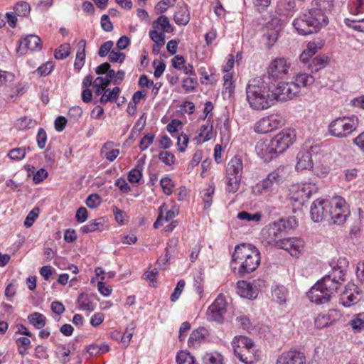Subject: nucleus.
Wrapping results in <instances>:
<instances>
[{"instance_id": "774afa93", "label": "nucleus", "mask_w": 364, "mask_h": 364, "mask_svg": "<svg viewBox=\"0 0 364 364\" xmlns=\"http://www.w3.org/2000/svg\"><path fill=\"white\" fill-rule=\"evenodd\" d=\"M36 141L39 149H43L46 146L47 141V134L43 128H40L36 136Z\"/></svg>"}, {"instance_id": "0eeeda50", "label": "nucleus", "mask_w": 364, "mask_h": 364, "mask_svg": "<svg viewBox=\"0 0 364 364\" xmlns=\"http://www.w3.org/2000/svg\"><path fill=\"white\" fill-rule=\"evenodd\" d=\"M234 355L245 364H254L257 359L253 353L254 343L245 336H235L232 341Z\"/></svg>"}, {"instance_id": "20e7f679", "label": "nucleus", "mask_w": 364, "mask_h": 364, "mask_svg": "<svg viewBox=\"0 0 364 364\" xmlns=\"http://www.w3.org/2000/svg\"><path fill=\"white\" fill-rule=\"evenodd\" d=\"M358 124V117L355 114L337 117L329 123L328 132L338 139L347 138L356 130Z\"/></svg>"}, {"instance_id": "de8ad7c7", "label": "nucleus", "mask_w": 364, "mask_h": 364, "mask_svg": "<svg viewBox=\"0 0 364 364\" xmlns=\"http://www.w3.org/2000/svg\"><path fill=\"white\" fill-rule=\"evenodd\" d=\"M16 15L18 16H26L31 11L29 4L26 1H20L15 4L14 7Z\"/></svg>"}, {"instance_id": "79ce46f5", "label": "nucleus", "mask_w": 364, "mask_h": 364, "mask_svg": "<svg viewBox=\"0 0 364 364\" xmlns=\"http://www.w3.org/2000/svg\"><path fill=\"white\" fill-rule=\"evenodd\" d=\"M103 225V219L97 218L89 222L87 225H85L80 228V232L85 234L92 232L97 230L100 227Z\"/></svg>"}, {"instance_id": "393cba45", "label": "nucleus", "mask_w": 364, "mask_h": 364, "mask_svg": "<svg viewBox=\"0 0 364 364\" xmlns=\"http://www.w3.org/2000/svg\"><path fill=\"white\" fill-rule=\"evenodd\" d=\"M324 43L321 41H311L306 45V48L303 50L299 56L301 63L306 64L311 62V58L321 50Z\"/></svg>"}, {"instance_id": "6e6d98bb", "label": "nucleus", "mask_w": 364, "mask_h": 364, "mask_svg": "<svg viewBox=\"0 0 364 364\" xmlns=\"http://www.w3.org/2000/svg\"><path fill=\"white\" fill-rule=\"evenodd\" d=\"M142 177V168L137 166L128 173V180L130 183H139Z\"/></svg>"}, {"instance_id": "338daca9", "label": "nucleus", "mask_w": 364, "mask_h": 364, "mask_svg": "<svg viewBox=\"0 0 364 364\" xmlns=\"http://www.w3.org/2000/svg\"><path fill=\"white\" fill-rule=\"evenodd\" d=\"M39 211L38 208H34L29 212L24 220V225L26 227L29 228L32 226L36 219L38 217Z\"/></svg>"}, {"instance_id": "c03bdc74", "label": "nucleus", "mask_w": 364, "mask_h": 364, "mask_svg": "<svg viewBox=\"0 0 364 364\" xmlns=\"http://www.w3.org/2000/svg\"><path fill=\"white\" fill-rule=\"evenodd\" d=\"M177 364H197L194 357L186 350H181L176 355Z\"/></svg>"}, {"instance_id": "39448f33", "label": "nucleus", "mask_w": 364, "mask_h": 364, "mask_svg": "<svg viewBox=\"0 0 364 364\" xmlns=\"http://www.w3.org/2000/svg\"><path fill=\"white\" fill-rule=\"evenodd\" d=\"M243 173V163L240 157L235 156L228 163L225 168L226 191L236 193L240 186Z\"/></svg>"}, {"instance_id": "69168bd1", "label": "nucleus", "mask_w": 364, "mask_h": 364, "mask_svg": "<svg viewBox=\"0 0 364 364\" xmlns=\"http://www.w3.org/2000/svg\"><path fill=\"white\" fill-rule=\"evenodd\" d=\"M26 156V149L24 148H16L11 150L8 156L15 161H20L23 159Z\"/></svg>"}, {"instance_id": "72a5a7b5", "label": "nucleus", "mask_w": 364, "mask_h": 364, "mask_svg": "<svg viewBox=\"0 0 364 364\" xmlns=\"http://www.w3.org/2000/svg\"><path fill=\"white\" fill-rule=\"evenodd\" d=\"M27 319L29 323L36 329H41L44 328L47 322L46 317L43 314L38 312H34L29 314Z\"/></svg>"}, {"instance_id": "864d4df0", "label": "nucleus", "mask_w": 364, "mask_h": 364, "mask_svg": "<svg viewBox=\"0 0 364 364\" xmlns=\"http://www.w3.org/2000/svg\"><path fill=\"white\" fill-rule=\"evenodd\" d=\"M159 159L166 166H173L176 163L175 156L167 151H161L159 154Z\"/></svg>"}, {"instance_id": "4d7b16f0", "label": "nucleus", "mask_w": 364, "mask_h": 364, "mask_svg": "<svg viewBox=\"0 0 364 364\" xmlns=\"http://www.w3.org/2000/svg\"><path fill=\"white\" fill-rule=\"evenodd\" d=\"M54 64L53 62H47L39 66L34 73H37L41 76H46L49 75L53 70Z\"/></svg>"}, {"instance_id": "e433bc0d", "label": "nucleus", "mask_w": 364, "mask_h": 364, "mask_svg": "<svg viewBox=\"0 0 364 364\" xmlns=\"http://www.w3.org/2000/svg\"><path fill=\"white\" fill-rule=\"evenodd\" d=\"M272 297L279 304L286 302L288 291L284 286L275 285L272 289Z\"/></svg>"}, {"instance_id": "7c9ffc66", "label": "nucleus", "mask_w": 364, "mask_h": 364, "mask_svg": "<svg viewBox=\"0 0 364 364\" xmlns=\"http://www.w3.org/2000/svg\"><path fill=\"white\" fill-rule=\"evenodd\" d=\"M85 47L86 41L81 40L77 44V51L74 63V67L78 71L84 66L85 62Z\"/></svg>"}, {"instance_id": "0e129e2a", "label": "nucleus", "mask_w": 364, "mask_h": 364, "mask_svg": "<svg viewBox=\"0 0 364 364\" xmlns=\"http://www.w3.org/2000/svg\"><path fill=\"white\" fill-rule=\"evenodd\" d=\"M185 284V281L183 279H180L177 282L176 287H175L173 292L171 294L170 297L171 301L175 302L178 299L184 289Z\"/></svg>"}, {"instance_id": "bf43d9fd", "label": "nucleus", "mask_w": 364, "mask_h": 364, "mask_svg": "<svg viewBox=\"0 0 364 364\" xmlns=\"http://www.w3.org/2000/svg\"><path fill=\"white\" fill-rule=\"evenodd\" d=\"M154 134L152 133L146 134L141 140L139 144L141 151L146 150L149 146L153 143L154 139Z\"/></svg>"}, {"instance_id": "37998d69", "label": "nucleus", "mask_w": 364, "mask_h": 364, "mask_svg": "<svg viewBox=\"0 0 364 364\" xmlns=\"http://www.w3.org/2000/svg\"><path fill=\"white\" fill-rule=\"evenodd\" d=\"M223 95L224 96L228 95V97H230L235 90V85L233 84L232 75L230 73L225 74L223 77Z\"/></svg>"}, {"instance_id": "680f3d73", "label": "nucleus", "mask_w": 364, "mask_h": 364, "mask_svg": "<svg viewBox=\"0 0 364 364\" xmlns=\"http://www.w3.org/2000/svg\"><path fill=\"white\" fill-rule=\"evenodd\" d=\"M36 124V122L28 117H23L18 119L16 126L19 129H26L33 127Z\"/></svg>"}, {"instance_id": "f8f14e48", "label": "nucleus", "mask_w": 364, "mask_h": 364, "mask_svg": "<svg viewBox=\"0 0 364 364\" xmlns=\"http://www.w3.org/2000/svg\"><path fill=\"white\" fill-rule=\"evenodd\" d=\"M295 139V130L284 129L275 135L271 141H272L277 153L281 154L294 144Z\"/></svg>"}, {"instance_id": "8fccbe9b", "label": "nucleus", "mask_w": 364, "mask_h": 364, "mask_svg": "<svg viewBox=\"0 0 364 364\" xmlns=\"http://www.w3.org/2000/svg\"><path fill=\"white\" fill-rule=\"evenodd\" d=\"M349 9L352 14L358 15L364 11V0H350Z\"/></svg>"}, {"instance_id": "603ef678", "label": "nucleus", "mask_w": 364, "mask_h": 364, "mask_svg": "<svg viewBox=\"0 0 364 364\" xmlns=\"http://www.w3.org/2000/svg\"><path fill=\"white\" fill-rule=\"evenodd\" d=\"M215 192L214 186H209L206 189L204 190L203 200L204 202V208L205 209L210 207L213 202V196Z\"/></svg>"}, {"instance_id": "412c9836", "label": "nucleus", "mask_w": 364, "mask_h": 364, "mask_svg": "<svg viewBox=\"0 0 364 364\" xmlns=\"http://www.w3.org/2000/svg\"><path fill=\"white\" fill-rule=\"evenodd\" d=\"M328 201V200L317 199L312 203L310 213L313 221L318 223L328 217V207L326 206Z\"/></svg>"}, {"instance_id": "4be33fe9", "label": "nucleus", "mask_w": 364, "mask_h": 364, "mask_svg": "<svg viewBox=\"0 0 364 364\" xmlns=\"http://www.w3.org/2000/svg\"><path fill=\"white\" fill-rule=\"evenodd\" d=\"M41 49V38L36 35L27 36L20 43L16 51L19 55H23L27 50L38 51Z\"/></svg>"}, {"instance_id": "aec40b11", "label": "nucleus", "mask_w": 364, "mask_h": 364, "mask_svg": "<svg viewBox=\"0 0 364 364\" xmlns=\"http://www.w3.org/2000/svg\"><path fill=\"white\" fill-rule=\"evenodd\" d=\"M306 356L296 350H289L279 355L276 364H306Z\"/></svg>"}, {"instance_id": "c85d7f7f", "label": "nucleus", "mask_w": 364, "mask_h": 364, "mask_svg": "<svg viewBox=\"0 0 364 364\" xmlns=\"http://www.w3.org/2000/svg\"><path fill=\"white\" fill-rule=\"evenodd\" d=\"M314 81L315 78L312 75L299 73L294 77L293 84L299 90V87H305L311 85Z\"/></svg>"}, {"instance_id": "dca6fc26", "label": "nucleus", "mask_w": 364, "mask_h": 364, "mask_svg": "<svg viewBox=\"0 0 364 364\" xmlns=\"http://www.w3.org/2000/svg\"><path fill=\"white\" fill-rule=\"evenodd\" d=\"M360 299L361 291L359 287L355 284L349 282L341 292L339 301L343 306L350 307L358 303Z\"/></svg>"}, {"instance_id": "a18cd8bd", "label": "nucleus", "mask_w": 364, "mask_h": 364, "mask_svg": "<svg viewBox=\"0 0 364 364\" xmlns=\"http://www.w3.org/2000/svg\"><path fill=\"white\" fill-rule=\"evenodd\" d=\"M175 23H188L190 21V14L186 7H181L174 14Z\"/></svg>"}, {"instance_id": "09e8293b", "label": "nucleus", "mask_w": 364, "mask_h": 364, "mask_svg": "<svg viewBox=\"0 0 364 364\" xmlns=\"http://www.w3.org/2000/svg\"><path fill=\"white\" fill-rule=\"evenodd\" d=\"M70 45L69 43H64L55 50L54 55L58 60H63L70 54Z\"/></svg>"}, {"instance_id": "f257e3e1", "label": "nucleus", "mask_w": 364, "mask_h": 364, "mask_svg": "<svg viewBox=\"0 0 364 364\" xmlns=\"http://www.w3.org/2000/svg\"><path fill=\"white\" fill-rule=\"evenodd\" d=\"M331 272L318 281L308 293L310 301L316 304H322L330 301L345 280L348 262L345 257H340L331 262Z\"/></svg>"}, {"instance_id": "4c0bfd02", "label": "nucleus", "mask_w": 364, "mask_h": 364, "mask_svg": "<svg viewBox=\"0 0 364 364\" xmlns=\"http://www.w3.org/2000/svg\"><path fill=\"white\" fill-rule=\"evenodd\" d=\"M77 304L82 311H92L95 309V305L90 300L89 296L85 293H81L77 298Z\"/></svg>"}, {"instance_id": "c9c22d12", "label": "nucleus", "mask_w": 364, "mask_h": 364, "mask_svg": "<svg viewBox=\"0 0 364 364\" xmlns=\"http://www.w3.org/2000/svg\"><path fill=\"white\" fill-rule=\"evenodd\" d=\"M328 63V58L325 55H318L313 58L309 64L311 71H318L325 68Z\"/></svg>"}, {"instance_id": "6ab92c4d", "label": "nucleus", "mask_w": 364, "mask_h": 364, "mask_svg": "<svg viewBox=\"0 0 364 364\" xmlns=\"http://www.w3.org/2000/svg\"><path fill=\"white\" fill-rule=\"evenodd\" d=\"M278 248L287 251L291 256L298 257L304 251V242L298 237L284 238Z\"/></svg>"}, {"instance_id": "e2e57ef3", "label": "nucleus", "mask_w": 364, "mask_h": 364, "mask_svg": "<svg viewBox=\"0 0 364 364\" xmlns=\"http://www.w3.org/2000/svg\"><path fill=\"white\" fill-rule=\"evenodd\" d=\"M107 86L108 85L103 82L102 77H97L93 81V87L96 95H100L102 92L104 93Z\"/></svg>"}, {"instance_id": "a211bd4d", "label": "nucleus", "mask_w": 364, "mask_h": 364, "mask_svg": "<svg viewBox=\"0 0 364 364\" xmlns=\"http://www.w3.org/2000/svg\"><path fill=\"white\" fill-rule=\"evenodd\" d=\"M255 151L257 156L265 162L271 161L279 155L271 140L257 141L255 146Z\"/></svg>"}, {"instance_id": "f3484780", "label": "nucleus", "mask_w": 364, "mask_h": 364, "mask_svg": "<svg viewBox=\"0 0 364 364\" xmlns=\"http://www.w3.org/2000/svg\"><path fill=\"white\" fill-rule=\"evenodd\" d=\"M317 191L318 187L315 183L307 182L298 184L291 198L295 201L303 203L309 200L311 196L316 193Z\"/></svg>"}, {"instance_id": "9d476101", "label": "nucleus", "mask_w": 364, "mask_h": 364, "mask_svg": "<svg viewBox=\"0 0 364 364\" xmlns=\"http://www.w3.org/2000/svg\"><path fill=\"white\" fill-rule=\"evenodd\" d=\"M284 125L282 116L273 113L259 119L254 126V130L258 134H267L282 127Z\"/></svg>"}, {"instance_id": "3c124183", "label": "nucleus", "mask_w": 364, "mask_h": 364, "mask_svg": "<svg viewBox=\"0 0 364 364\" xmlns=\"http://www.w3.org/2000/svg\"><path fill=\"white\" fill-rule=\"evenodd\" d=\"M176 0H161L155 6L154 11L156 14L164 13L169 7L173 6Z\"/></svg>"}, {"instance_id": "ea45409f", "label": "nucleus", "mask_w": 364, "mask_h": 364, "mask_svg": "<svg viewBox=\"0 0 364 364\" xmlns=\"http://www.w3.org/2000/svg\"><path fill=\"white\" fill-rule=\"evenodd\" d=\"M237 218L248 223L255 222L258 223L261 220L262 213L259 212L250 213L246 211H241L237 213Z\"/></svg>"}, {"instance_id": "473e14b6", "label": "nucleus", "mask_w": 364, "mask_h": 364, "mask_svg": "<svg viewBox=\"0 0 364 364\" xmlns=\"http://www.w3.org/2000/svg\"><path fill=\"white\" fill-rule=\"evenodd\" d=\"M322 24H292L293 28L302 36L317 33Z\"/></svg>"}, {"instance_id": "9b49d317", "label": "nucleus", "mask_w": 364, "mask_h": 364, "mask_svg": "<svg viewBox=\"0 0 364 364\" xmlns=\"http://www.w3.org/2000/svg\"><path fill=\"white\" fill-rule=\"evenodd\" d=\"M227 301L223 294H220L207 310V319L221 323L227 312Z\"/></svg>"}, {"instance_id": "13d9d810", "label": "nucleus", "mask_w": 364, "mask_h": 364, "mask_svg": "<svg viewBox=\"0 0 364 364\" xmlns=\"http://www.w3.org/2000/svg\"><path fill=\"white\" fill-rule=\"evenodd\" d=\"M219 129L221 142L223 144H228L230 136L228 120H225Z\"/></svg>"}, {"instance_id": "b1692460", "label": "nucleus", "mask_w": 364, "mask_h": 364, "mask_svg": "<svg viewBox=\"0 0 364 364\" xmlns=\"http://www.w3.org/2000/svg\"><path fill=\"white\" fill-rule=\"evenodd\" d=\"M237 293L241 297L255 299L258 295V289L253 284L245 281H239L237 283Z\"/></svg>"}, {"instance_id": "cd10ccee", "label": "nucleus", "mask_w": 364, "mask_h": 364, "mask_svg": "<svg viewBox=\"0 0 364 364\" xmlns=\"http://www.w3.org/2000/svg\"><path fill=\"white\" fill-rule=\"evenodd\" d=\"M176 216L175 212L171 210H168L166 205L163 204L159 208V215L154 223V228L158 229L164 223L174 218Z\"/></svg>"}, {"instance_id": "a19ab883", "label": "nucleus", "mask_w": 364, "mask_h": 364, "mask_svg": "<svg viewBox=\"0 0 364 364\" xmlns=\"http://www.w3.org/2000/svg\"><path fill=\"white\" fill-rule=\"evenodd\" d=\"M119 92L120 89L118 87H114L112 90L106 89L100 101L102 104L112 102L118 97Z\"/></svg>"}, {"instance_id": "f03ea898", "label": "nucleus", "mask_w": 364, "mask_h": 364, "mask_svg": "<svg viewBox=\"0 0 364 364\" xmlns=\"http://www.w3.org/2000/svg\"><path fill=\"white\" fill-rule=\"evenodd\" d=\"M260 259V252L257 247L242 243L235 247L230 267L235 274L243 277L258 267Z\"/></svg>"}, {"instance_id": "7ed1b4c3", "label": "nucleus", "mask_w": 364, "mask_h": 364, "mask_svg": "<svg viewBox=\"0 0 364 364\" xmlns=\"http://www.w3.org/2000/svg\"><path fill=\"white\" fill-rule=\"evenodd\" d=\"M246 99L250 107L256 111L267 109L274 105L272 87L257 80L247 85Z\"/></svg>"}, {"instance_id": "6e6552de", "label": "nucleus", "mask_w": 364, "mask_h": 364, "mask_svg": "<svg viewBox=\"0 0 364 364\" xmlns=\"http://www.w3.org/2000/svg\"><path fill=\"white\" fill-rule=\"evenodd\" d=\"M316 9L307 10L302 20L304 23H328L326 12L330 11L333 5V0H313Z\"/></svg>"}, {"instance_id": "5fc2aeb1", "label": "nucleus", "mask_w": 364, "mask_h": 364, "mask_svg": "<svg viewBox=\"0 0 364 364\" xmlns=\"http://www.w3.org/2000/svg\"><path fill=\"white\" fill-rule=\"evenodd\" d=\"M160 185L163 189V192L166 195L170 196L172 194L174 184L170 178H168V177L162 178L160 181Z\"/></svg>"}, {"instance_id": "49530a36", "label": "nucleus", "mask_w": 364, "mask_h": 364, "mask_svg": "<svg viewBox=\"0 0 364 364\" xmlns=\"http://www.w3.org/2000/svg\"><path fill=\"white\" fill-rule=\"evenodd\" d=\"M149 36L154 43H164L165 34L158 24L149 32Z\"/></svg>"}, {"instance_id": "4468645a", "label": "nucleus", "mask_w": 364, "mask_h": 364, "mask_svg": "<svg viewBox=\"0 0 364 364\" xmlns=\"http://www.w3.org/2000/svg\"><path fill=\"white\" fill-rule=\"evenodd\" d=\"M290 63L284 58L273 59L267 68V75L274 80L284 79L289 73Z\"/></svg>"}, {"instance_id": "c756f323", "label": "nucleus", "mask_w": 364, "mask_h": 364, "mask_svg": "<svg viewBox=\"0 0 364 364\" xmlns=\"http://www.w3.org/2000/svg\"><path fill=\"white\" fill-rule=\"evenodd\" d=\"M101 154L107 161L112 162L119 156V149H114V143L112 141H107L102 147Z\"/></svg>"}, {"instance_id": "bb28decb", "label": "nucleus", "mask_w": 364, "mask_h": 364, "mask_svg": "<svg viewBox=\"0 0 364 364\" xmlns=\"http://www.w3.org/2000/svg\"><path fill=\"white\" fill-rule=\"evenodd\" d=\"M208 337V331L204 328H199L193 331L188 338L189 347L197 348Z\"/></svg>"}, {"instance_id": "58836bf2", "label": "nucleus", "mask_w": 364, "mask_h": 364, "mask_svg": "<svg viewBox=\"0 0 364 364\" xmlns=\"http://www.w3.org/2000/svg\"><path fill=\"white\" fill-rule=\"evenodd\" d=\"M349 325L354 332H360L364 329V313H359L353 316Z\"/></svg>"}, {"instance_id": "5701e85b", "label": "nucleus", "mask_w": 364, "mask_h": 364, "mask_svg": "<svg viewBox=\"0 0 364 364\" xmlns=\"http://www.w3.org/2000/svg\"><path fill=\"white\" fill-rule=\"evenodd\" d=\"M213 136V126L212 121L207 120L205 124L201 125L198 131L196 136L193 138V141L195 144L199 145L204 142L210 140Z\"/></svg>"}, {"instance_id": "1a4fd4ad", "label": "nucleus", "mask_w": 364, "mask_h": 364, "mask_svg": "<svg viewBox=\"0 0 364 364\" xmlns=\"http://www.w3.org/2000/svg\"><path fill=\"white\" fill-rule=\"evenodd\" d=\"M328 207V217L333 223L342 224L350 215V210L346 200L340 196H335L326 203Z\"/></svg>"}, {"instance_id": "2eb2a0df", "label": "nucleus", "mask_w": 364, "mask_h": 364, "mask_svg": "<svg viewBox=\"0 0 364 364\" xmlns=\"http://www.w3.org/2000/svg\"><path fill=\"white\" fill-rule=\"evenodd\" d=\"M279 169L269 173L262 181L257 183L252 188V192L256 196H259L271 191L273 185L279 182L282 175Z\"/></svg>"}, {"instance_id": "052dcab7", "label": "nucleus", "mask_w": 364, "mask_h": 364, "mask_svg": "<svg viewBox=\"0 0 364 364\" xmlns=\"http://www.w3.org/2000/svg\"><path fill=\"white\" fill-rule=\"evenodd\" d=\"M331 325L326 314H320L315 318V326L318 328H323Z\"/></svg>"}, {"instance_id": "f704fd0d", "label": "nucleus", "mask_w": 364, "mask_h": 364, "mask_svg": "<svg viewBox=\"0 0 364 364\" xmlns=\"http://www.w3.org/2000/svg\"><path fill=\"white\" fill-rule=\"evenodd\" d=\"M279 24H277L278 26ZM264 32V36L267 39L268 46H272L277 40L278 37V28L277 26H274V24H266L263 28Z\"/></svg>"}, {"instance_id": "ddd939ff", "label": "nucleus", "mask_w": 364, "mask_h": 364, "mask_svg": "<svg viewBox=\"0 0 364 364\" xmlns=\"http://www.w3.org/2000/svg\"><path fill=\"white\" fill-rule=\"evenodd\" d=\"M272 92L275 104L277 102H287L292 100L299 92V90L293 82H280L275 87L272 88Z\"/></svg>"}, {"instance_id": "2f4dec72", "label": "nucleus", "mask_w": 364, "mask_h": 364, "mask_svg": "<svg viewBox=\"0 0 364 364\" xmlns=\"http://www.w3.org/2000/svg\"><path fill=\"white\" fill-rule=\"evenodd\" d=\"M202 364H225L224 357L218 351L205 352L202 356Z\"/></svg>"}, {"instance_id": "a878e982", "label": "nucleus", "mask_w": 364, "mask_h": 364, "mask_svg": "<svg viewBox=\"0 0 364 364\" xmlns=\"http://www.w3.org/2000/svg\"><path fill=\"white\" fill-rule=\"evenodd\" d=\"M313 168L311 154L309 151H300L296 156V169L302 171Z\"/></svg>"}, {"instance_id": "423d86ee", "label": "nucleus", "mask_w": 364, "mask_h": 364, "mask_svg": "<svg viewBox=\"0 0 364 364\" xmlns=\"http://www.w3.org/2000/svg\"><path fill=\"white\" fill-rule=\"evenodd\" d=\"M291 220L294 221L291 218L287 220L280 219L263 229L262 240L265 245L279 247L284 239L282 238L283 232L291 223Z\"/></svg>"}]
</instances>
